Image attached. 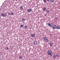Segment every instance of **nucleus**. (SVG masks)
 Listing matches in <instances>:
<instances>
[{
	"label": "nucleus",
	"instance_id": "nucleus-12",
	"mask_svg": "<svg viewBox=\"0 0 60 60\" xmlns=\"http://www.w3.org/2000/svg\"><path fill=\"white\" fill-rule=\"evenodd\" d=\"M49 45L51 46H52L53 45V43H50Z\"/></svg>",
	"mask_w": 60,
	"mask_h": 60
},
{
	"label": "nucleus",
	"instance_id": "nucleus-30",
	"mask_svg": "<svg viewBox=\"0 0 60 60\" xmlns=\"http://www.w3.org/2000/svg\"><path fill=\"white\" fill-rule=\"evenodd\" d=\"M15 1H18V0H15Z\"/></svg>",
	"mask_w": 60,
	"mask_h": 60
},
{
	"label": "nucleus",
	"instance_id": "nucleus-17",
	"mask_svg": "<svg viewBox=\"0 0 60 60\" xmlns=\"http://www.w3.org/2000/svg\"><path fill=\"white\" fill-rule=\"evenodd\" d=\"M56 57H59V55H58V54H57L56 55Z\"/></svg>",
	"mask_w": 60,
	"mask_h": 60
},
{
	"label": "nucleus",
	"instance_id": "nucleus-9",
	"mask_svg": "<svg viewBox=\"0 0 60 60\" xmlns=\"http://www.w3.org/2000/svg\"><path fill=\"white\" fill-rule=\"evenodd\" d=\"M31 35L32 36V37H35V34H32Z\"/></svg>",
	"mask_w": 60,
	"mask_h": 60
},
{
	"label": "nucleus",
	"instance_id": "nucleus-11",
	"mask_svg": "<svg viewBox=\"0 0 60 60\" xmlns=\"http://www.w3.org/2000/svg\"><path fill=\"white\" fill-rule=\"evenodd\" d=\"M47 24L48 25V26H51V25H50V24H49V23H47Z\"/></svg>",
	"mask_w": 60,
	"mask_h": 60
},
{
	"label": "nucleus",
	"instance_id": "nucleus-29",
	"mask_svg": "<svg viewBox=\"0 0 60 60\" xmlns=\"http://www.w3.org/2000/svg\"><path fill=\"white\" fill-rule=\"evenodd\" d=\"M49 0H47V1H48H48H49Z\"/></svg>",
	"mask_w": 60,
	"mask_h": 60
},
{
	"label": "nucleus",
	"instance_id": "nucleus-16",
	"mask_svg": "<svg viewBox=\"0 0 60 60\" xmlns=\"http://www.w3.org/2000/svg\"><path fill=\"white\" fill-rule=\"evenodd\" d=\"M46 41V42H49V40H48V39H47Z\"/></svg>",
	"mask_w": 60,
	"mask_h": 60
},
{
	"label": "nucleus",
	"instance_id": "nucleus-27",
	"mask_svg": "<svg viewBox=\"0 0 60 60\" xmlns=\"http://www.w3.org/2000/svg\"><path fill=\"white\" fill-rule=\"evenodd\" d=\"M55 19H57V17H56V18H55Z\"/></svg>",
	"mask_w": 60,
	"mask_h": 60
},
{
	"label": "nucleus",
	"instance_id": "nucleus-2",
	"mask_svg": "<svg viewBox=\"0 0 60 60\" xmlns=\"http://www.w3.org/2000/svg\"><path fill=\"white\" fill-rule=\"evenodd\" d=\"M1 15L2 17H4L6 16V15H7V13L5 12V13H3L1 14Z\"/></svg>",
	"mask_w": 60,
	"mask_h": 60
},
{
	"label": "nucleus",
	"instance_id": "nucleus-15",
	"mask_svg": "<svg viewBox=\"0 0 60 60\" xmlns=\"http://www.w3.org/2000/svg\"><path fill=\"white\" fill-rule=\"evenodd\" d=\"M46 11L47 13H49V11L48 10H47Z\"/></svg>",
	"mask_w": 60,
	"mask_h": 60
},
{
	"label": "nucleus",
	"instance_id": "nucleus-23",
	"mask_svg": "<svg viewBox=\"0 0 60 60\" xmlns=\"http://www.w3.org/2000/svg\"><path fill=\"white\" fill-rule=\"evenodd\" d=\"M14 14V13L12 12L11 13V15H13Z\"/></svg>",
	"mask_w": 60,
	"mask_h": 60
},
{
	"label": "nucleus",
	"instance_id": "nucleus-26",
	"mask_svg": "<svg viewBox=\"0 0 60 60\" xmlns=\"http://www.w3.org/2000/svg\"><path fill=\"white\" fill-rule=\"evenodd\" d=\"M7 50H8V49H9V48L8 47H7Z\"/></svg>",
	"mask_w": 60,
	"mask_h": 60
},
{
	"label": "nucleus",
	"instance_id": "nucleus-6",
	"mask_svg": "<svg viewBox=\"0 0 60 60\" xmlns=\"http://www.w3.org/2000/svg\"><path fill=\"white\" fill-rule=\"evenodd\" d=\"M22 21H23V22H25V19L24 18H22Z\"/></svg>",
	"mask_w": 60,
	"mask_h": 60
},
{
	"label": "nucleus",
	"instance_id": "nucleus-20",
	"mask_svg": "<svg viewBox=\"0 0 60 60\" xmlns=\"http://www.w3.org/2000/svg\"><path fill=\"white\" fill-rule=\"evenodd\" d=\"M8 15H11V13L10 12H9L8 13Z\"/></svg>",
	"mask_w": 60,
	"mask_h": 60
},
{
	"label": "nucleus",
	"instance_id": "nucleus-7",
	"mask_svg": "<svg viewBox=\"0 0 60 60\" xmlns=\"http://www.w3.org/2000/svg\"><path fill=\"white\" fill-rule=\"evenodd\" d=\"M32 11V9H29L28 10V12H31Z\"/></svg>",
	"mask_w": 60,
	"mask_h": 60
},
{
	"label": "nucleus",
	"instance_id": "nucleus-24",
	"mask_svg": "<svg viewBox=\"0 0 60 60\" xmlns=\"http://www.w3.org/2000/svg\"><path fill=\"white\" fill-rule=\"evenodd\" d=\"M51 2L52 3H53V2H54V0H51Z\"/></svg>",
	"mask_w": 60,
	"mask_h": 60
},
{
	"label": "nucleus",
	"instance_id": "nucleus-21",
	"mask_svg": "<svg viewBox=\"0 0 60 60\" xmlns=\"http://www.w3.org/2000/svg\"><path fill=\"white\" fill-rule=\"evenodd\" d=\"M52 28L53 29H56V27H53Z\"/></svg>",
	"mask_w": 60,
	"mask_h": 60
},
{
	"label": "nucleus",
	"instance_id": "nucleus-3",
	"mask_svg": "<svg viewBox=\"0 0 60 60\" xmlns=\"http://www.w3.org/2000/svg\"><path fill=\"white\" fill-rule=\"evenodd\" d=\"M33 44L34 45H37V42L36 41H34L33 42Z\"/></svg>",
	"mask_w": 60,
	"mask_h": 60
},
{
	"label": "nucleus",
	"instance_id": "nucleus-25",
	"mask_svg": "<svg viewBox=\"0 0 60 60\" xmlns=\"http://www.w3.org/2000/svg\"><path fill=\"white\" fill-rule=\"evenodd\" d=\"M21 27H23V25H21Z\"/></svg>",
	"mask_w": 60,
	"mask_h": 60
},
{
	"label": "nucleus",
	"instance_id": "nucleus-5",
	"mask_svg": "<svg viewBox=\"0 0 60 60\" xmlns=\"http://www.w3.org/2000/svg\"><path fill=\"white\" fill-rule=\"evenodd\" d=\"M44 41H46L47 40V38L46 37H44Z\"/></svg>",
	"mask_w": 60,
	"mask_h": 60
},
{
	"label": "nucleus",
	"instance_id": "nucleus-10",
	"mask_svg": "<svg viewBox=\"0 0 60 60\" xmlns=\"http://www.w3.org/2000/svg\"><path fill=\"white\" fill-rule=\"evenodd\" d=\"M22 56L21 55H20L19 56V58L20 59H22Z\"/></svg>",
	"mask_w": 60,
	"mask_h": 60
},
{
	"label": "nucleus",
	"instance_id": "nucleus-14",
	"mask_svg": "<svg viewBox=\"0 0 60 60\" xmlns=\"http://www.w3.org/2000/svg\"><path fill=\"white\" fill-rule=\"evenodd\" d=\"M43 10L44 11H45L46 10V8H43Z\"/></svg>",
	"mask_w": 60,
	"mask_h": 60
},
{
	"label": "nucleus",
	"instance_id": "nucleus-4",
	"mask_svg": "<svg viewBox=\"0 0 60 60\" xmlns=\"http://www.w3.org/2000/svg\"><path fill=\"white\" fill-rule=\"evenodd\" d=\"M50 25L51 26V27H52L53 26H54V23H51Z\"/></svg>",
	"mask_w": 60,
	"mask_h": 60
},
{
	"label": "nucleus",
	"instance_id": "nucleus-19",
	"mask_svg": "<svg viewBox=\"0 0 60 60\" xmlns=\"http://www.w3.org/2000/svg\"><path fill=\"white\" fill-rule=\"evenodd\" d=\"M20 9L22 10L23 9V7L22 6H21L20 7Z\"/></svg>",
	"mask_w": 60,
	"mask_h": 60
},
{
	"label": "nucleus",
	"instance_id": "nucleus-22",
	"mask_svg": "<svg viewBox=\"0 0 60 60\" xmlns=\"http://www.w3.org/2000/svg\"><path fill=\"white\" fill-rule=\"evenodd\" d=\"M43 1L45 3H46V0H44Z\"/></svg>",
	"mask_w": 60,
	"mask_h": 60
},
{
	"label": "nucleus",
	"instance_id": "nucleus-1",
	"mask_svg": "<svg viewBox=\"0 0 60 60\" xmlns=\"http://www.w3.org/2000/svg\"><path fill=\"white\" fill-rule=\"evenodd\" d=\"M52 51L51 50H49L48 51V55H52Z\"/></svg>",
	"mask_w": 60,
	"mask_h": 60
},
{
	"label": "nucleus",
	"instance_id": "nucleus-28",
	"mask_svg": "<svg viewBox=\"0 0 60 60\" xmlns=\"http://www.w3.org/2000/svg\"><path fill=\"white\" fill-rule=\"evenodd\" d=\"M54 26L56 27V25H54Z\"/></svg>",
	"mask_w": 60,
	"mask_h": 60
},
{
	"label": "nucleus",
	"instance_id": "nucleus-18",
	"mask_svg": "<svg viewBox=\"0 0 60 60\" xmlns=\"http://www.w3.org/2000/svg\"><path fill=\"white\" fill-rule=\"evenodd\" d=\"M24 28L25 29H26V28H27V26H24Z\"/></svg>",
	"mask_w": 60,
	"mask_h": 60
},
{
	"label": "nucleus",
	"instance_id": "nucleus-31",
	"mask_svg": "<svg viewBox=\"0 0 60 60\" xmlns=\"http://www.w3.org/2000/svg\"><path fill=\"white\" fill-rule=\"evenodd\" d=\"M59 9H60V7L59 8Z\"/></svg>",
	"mask_w": 60,
	"mask_h": 60
},
{
	"label": "nucleus",
	"instance_id": "nucleus-13",
	"mask_svg": "<svg viewBox=\"0 0 60 60\" xmlns=\"http://www.w3.org/2000/svg\"><path fill=\"white\" fill-rule=\"evenodd\" d=\"M53 57L54 58H55L56 57V55H53Z\"/></svg>",
	"mask_w": 60,
	"mask_h": 60
},
{
	"label": "nucleus",
	"instance_id": "nucleus-8",
	"mask_svg": "<svg viewBox=\"0 0 60 60\" xmlns=\"http://www.w3.org/2000/svg\"><path fill=\"white\" fill-rule=\"evenodd\" d=\"M56 29H60V27L59 26H56Z\"/></svg>",
	"mask_w": 60,
	"mask_h": 60
}]
</instances>
